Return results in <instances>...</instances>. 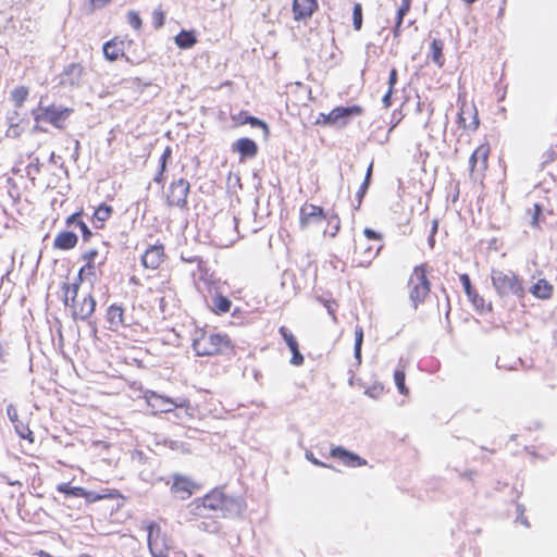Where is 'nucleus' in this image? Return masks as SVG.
Wrapping results in <instances>:
<instances>
[{
	"label": "nucleus",
	"instance_id": "62",
	"mask_svg": "<svg viewBox=\"0 0 557 557\" xmlns=\"http://www.w3.org/2000/svg\"><path fill=\"white\" fill-rule=\"evenodd\" d=\"M111 0H90L92 7L95 8H101L109 3Z\"/></svg>",
	"mask_w": 557,
	"mask_h": 557
},
{
	"label": "nucleus",
	"instance_id": "25",
	"mask_svg": "<svg viewBox=\"0 0 557 557\" xmlns=\"http://www.w3.org/2000/svg\"><path fill=\"white\" fill-rule=\"evenodd\" d=\"M113 207L107 203H100L91 215V222L95 228L103 230L106 222L112 216Z\"/></svg>",
	"mask_w": 557,
	"mask_h": 557
},
{
	"label": "nucleus",
	"instance_id": "21",
	"mask_svg": "<svg viewBox=\"0 0 557 557\" xmlns=\"http://www.w3.org/2000/svg\"><path fill=\"white\" fill-rule=\"evenodd\" d=\"M85 75V69L81 63H71L66 65L60 78V84L63 86H77L83 81Z\"/></svg>",
	"mask_w": 557,
	"mask_h": 557
},
{
	"label": "nucleus",
	"instance_id": "45",
	"mask_svg": "<svg viewBox=\"0 0 557 557\" xmlns=\"http://www.w3.org/2000/svg\"><path fill=\"white\" fill-rule=\"evenodd\" d=\"M323 305L326 308L332 320L336 323L337 322L336 309L338 307L337 302L335 300H323Z\"/></svg>",
	"mask_w": 557,
	"mask_h": 557
},
{
	"label": "nucleus",
	"instance_id": "43",
	"mask_svg": "<svg viewBox=\"0 0 557 557\" xmlns=\"http://www.w3.org/2000/svg\"><path fill=\"white\" fill-rule=\"evenodd\" d=\"M543 208L540 203H534L533 213L531 219V225L535 228L540 227V216L542 214Z\"/></svg>",
	"mask_w": 557,
	"mask_h": 557
},
{
	"label": "nucleus",
	"instance_id": "14",
	"mask_svg": "<svg viewBox=\"0 0 557 557\" xmlns=\"http://www.w3.org/2000/svg\"><path fill=\"white\" fill-rule=\"evenodd\" d=\"M326 219V213L321 206L305 202L299 209V226L307 230Z\"/></svg>",
	"mask_w": 557,
	"mask_h": 557
},
{
	"label": "nucleus",
	"instance_id": "53",
	"mask_svg": "<svg viewBox=\"0 0 557 557\" xmlns=\"http://www.w3.org/2000/svg\"><path fill=\"white\" fill-rule=\"evenodd\" d=\"M331 116L332 110L329 113H320L318 120L315 121V124L334 125V121L331 120Z\"/></svg>",
	"mask_w": 557,
	"mask_h": 557
},
{
	"label": "nucleus",
	"instance_id": "52",
	"mask_svg": "<svg viewBox=\"0 0 557 557\" xmlns=\"http://www.w3.org/2000/svg\"><path fill=\"white\" fill-rule=\"evenodd\" d=\"M362 238L369 239V243H372V240H374L376 242V244H379V242L381 240V235L371 228H364Z\"/></svg>",
	"mask_w": 557,
	"mask_h": 557
},
{
	"label": "nucleus",
	"instance_id": "28",
	"mask_svg": "<svg viewBox=\"0 0 557 557\" xmlns=\"http://www.w3.org/2000/svg\"><path fill=\"white\" fill-rule=\"evenodd\" d=\"M211 311L218 315L224 314L231 310L232 301L221 294H216L211 299Z\"/></svg>",
	"mask_w": 557,
	"mask_h": 557
},
{
	"label": "nucleus",
	"instance_id": "22",
	"mask_svg": "<svg viewBox=\"0 0 557 557\" xmlns=\"http://www.w3.org/2000/svg\"><path fill=\"white\" fill-rule=\"evenodd\" d=\"M82 498H84L87 504H94V503L104 500V499L112 500V499L123 498V495L116 488H104L99 493L92 492V491H87L84 488Z\"/></svg>",
	"mask_w": 557,
	"mask_h": 557
},
{
	"label": "nucleus",
	"instance_id": "20",
	"mask_svg": "<svg viewBox=\"0 0 557 557\" xmlns=\"http://www.w3.org/2000/svg\"><path fill=\"white\" fill-rule=\"evenodd\" d=\"M458 124L465 129H476L480 121L474 106L462 102L458 112Z\"/></svg>",
	"mask_w": 557,
	"mask_h": 557
},
{
	"label": "nucleus",
	"instance_id": "18",
	"mask_svg": "<svg viewBox=\"0 0 557 557\" xmlns=\"http://www.w3.org/2000/svg\"><path fill=\"white\" fill-rule=\"evenodd\" d=\"M330 456L339 460L344 466L349 468H358L367 465V460L357 454L345 449L342 446L331 448Z\"/></svg>",
	"mask_w": 557,
	"mask_h": 557
},
{
	"label": "nucleus",
	"instance_id": "24",
	"mask_svg": "<svg viewBox=\"0 0 557 557\" xmlns=\"http://www.w3.org/2000/svg\"><path fill=\"white\" fill-rule=\"evenodd\" d=\"M124 313L125 310L121 305L112 304L111 306L108 307L106 312V319L110 325V330L117 331L121 326L125 324Z\"/></svg>",
	"mask_w": 557,
	"mask_h": 557
},
{
	"label": "nucleus",
	"instance_id": "3",
	"mask_svg": "<svg viewBox=\"0 0 557 557\" xmlns=\"http://www.w3.org/2000/svg\"><path fill=\"white\" fill-rule=\"evenodd\" d=\"M81 284L63 282L61 285L62 301L70 308L74 320H86L92 315L96 309V300L91 294L78 298Z\"/></svg>",
	"mask_w": 557,
	"mask_h": 557
},
{
	"label": "nucleus",
	"instance_id": "38",
	"mask_svg": "<svg viewBox=\"0 0 557 557\" xmlns=\"http://www.w3.org/2000/svg\"><path fill=\"white\" fill-rule=\"evenodd\" d=\"M541 160L543 169L557 161V145L550 146L545 151H543Z\"/></svg>",
	"mask_w": 557,
	"mask_h": 557
},
{
	"label": "nucleus",
	"instance_id": "23",
	"mask_svg": "<svg viewBox=\"0 0 557 557\" xmlns=\"http://www.w3.org/2000/svg\"><path fill=\"white\" fill-rule=\"evenodd\" d=\"M233 151L239 153L240 161H243L244 159L247 158H255L258 153V146L252 139L243 137L234 143Z\"/></svg>",
	"mask_w": 557,
	"mask_h": 557
},
{
	"label": "nucleus",
	"instance_id": "17",
	"mask_svg": "<svg viewBox=\"0 0 557 557\" xmlns=\"http://www.w3.org/2000/svg\"><path fill=\"white\" fill-rule=\"evenodd\" d=\"M132 44V40L127 38H121L119 36L104 42L102 50L104 58L111 62L119 60L124 57L126 45Z\"/></svg>",
	"mask_w": 557,
	"mask_h": 557
},
{
	"label": "nucleus",
	"instance_id": "40",
	"mask_svg": "<svg viewBox=\"0 0 557 557\" xmlns=\"http://www.w3.org/2000/svg\"><path fill=\"white\" fill-rule=\"evenodd\" d=\"M362 343H363V329H362V326H357L355 329V357L359 362L361 361Z\"/></svg>",
	"mask_w": 557,
	"mask_h": 557
},
{
	"label": "nucleus",
	"instance_id": "54",
	"mask_svg": "<svg viewBox=\"0 0 557 557\" xmlns=\"http://www.w3.org/2000/svg\"><path fill=\"white\" fill-rule=\"evenodd\" d=\"M371 174H372V164H370V166L368 168L366 178H364L363 183L361 184V186L359 188V194L361 196L366 194V191H367V189L369 187Z\"/></svg>",
	"mask_w": 557,
	"mask_h": 557
},
{
	"label": "nucleus",
	"instance_id": "59",
	"mask_svg": "<svg viewBox=\"0 0 557 557\" xmlns=\"http://www.w3.org/2000/svg\"><path fill=\"white\" fill-rule=\"evenodd\" d=\"M393 90L388 89L387 92L383 97V103L385 108H388L392 104L391 98H392Z\"/></svg>",
	"mask_w": 557,
	"mask_h": 557
},
{
	"label": "nucleus",
	"instance_id": "13",
	"mask_svg": "<svg viewBox=\"0 0 557 557\" xmlns=\"http://www.w3.org/2000/svg\"><path fill=\"white\" fill-rule=\"evenodd\" d=\"M147 540L152 557H169L166 554V550L169 549L168 539L157 523H150L148 525Z\"/></svg>",
	"mask_w": 557,
	"mask_h": 557
},
{
	"label": "nucleus",
	"instance_id": "19",
	"mask_svg": "<svg viewBox=\"0 0 557 557\" xmlns=\"http://www.w3.org/2000/svg\"><path fill=\"white\" fill-rule=\"evenodd\" d=\"M364 113V109L359 104L350 107H335L332 109L331 120L334 121V125L346 126L349 123V119L352 116H360Z\"/></svg>",
	"mask_w": 557,
	"mask_h": 557
},
{
	"label": "nucleus",
	"instance_id": "1",
	"mask_svg": "<svg viewBox=\"0 0 557 557\" xmlns=\"http://www.w3.org/2000/svg\"><path fill=\"white\" fill-rule=\"evenodd\" d=\"M245 509V500L238 496L227 495L223 487H214L187 504L189 521H198L197 528L211 534L221 530L218 518L238 517Z\"/></svg>",
	"mask_w": 557,
	"mask_h": 557
},
{
	"label": "nucleus",
	"instance_id": "11",
	"mask_svg": "<svg viewBox=\"0 0 557 557\" xmlns=\"http://www.w3.org/2000/svg\"><path fill=\"white\" fill-rule=\"evenodd\" d=\"M318 0H292L293 21L298 25H307L312 16L319 11Z\"/></svg>",
	"mask_w": 557,
	"mask_h": 557
},
{
	"label": "nucleus",
	"instance_id": "55",
	"mask_svg": "<svg viewBox=\"0 0 557 557\" xmlns=\"http://www.w3.org/2000/svg\"><path fill=\"white\" fill-rule=\"evenodd\" d=\"M306 458L311 462L313 463L314 466H318V467H323V468H331V466L320 461L318 458L314 457L313 453L312 451H306Z\"/></svg>",
	"mask_w": 557,
	"mask_h": 557
},
{
	"label": "nucleus",
	"instance_id": "4",
	"mask_svg": "<svg viewBox=\"0 0 557 557\" xmlns=\"http://www.w3.org/2000/svg\"><path fill=\"white\" fill-rule=\"evenodd\" d=\"M430 272L431 267L429 265V263L423 262L414 265L408 277V297L416 309L420 305H423L428 297L430 296L432 286L431 281L429 278Z\"/></svg>",
	"mask_w": 557,
	"mask_h": 557
},
{
	"label": "nucleus",
	"instance_id": "29",
	"mask_svg": "<svg viewBox=\"0 0 557 557\" xmlns=\"http://www.w3.org/2000/svg\"><path fill=\"white\" fill-rule=\"evenodd\" d=\"M148 404L151 407H158L164 412H169L172 410L176 404L169 397L158 395L157 393H151L148 397Z\"/></svg>",
	"mask_w": 557,
	"mask_h": 557
},
{
	"label": "nucleus",
	"instance_id": "44",
	"mask_svg": "<svg viewBox=\"0 0 557 557\" xmlns=\"http://www.w3.org/2000/svg\"><path fill=\"white\" fill-rule=\"evenodd\" d=\"M172 157V149L171 147H165V149L163 150L161 157H160V168H161V174H164L165 170H166V163L168 161L171 159Z\"/></svg>",
	"mask_w": 557,
	"mask_h": 557
},
{
	"label": "nucleus",
	"instance_id": "37",
	"mask_svg": "<svg viewBox=\"0 0 557 557\" xmlns=\"http://www.w3.org/2000/svg\"><path fill=\"white\" fill-rule=\"evenodd\" d=\"M83 490L84 487L82 486H70L69 483H61L57 485V491L65 496L82 497Z\"/></svg>",
	"mask_w": 557,
	"mask_h": 557
},
{
	"label": "nucleus",
	"instance_id": "7",
	"mask_svg": "<svg viewBox=\"0 0 557 557\" xmlns=\"http://www.w3.org/2000/svg\"><path fill=\"white\" fill-rule=\"evenodd\" d=\"M73 112V108L60 107L55 103L48 106H41V103H39L38 107L32 111V114L37 124L45 123L58 129H65Z\"/></svg>",
	"mask_w": 557,
	"mask_h": 557
},
{
	"label": "nucleus",
	"instance_id": "36",
	"mask_svg": "<svg viewBox=\"0 0 557 557\" xmlns=\"http://www.w3.org/2000/svg\"><path fill=\"white\" fill-rule=\"evenodd\" d=\"M469 301L473 305V307L479 311L491 310V304H486L485 299L479 295L476 290H473L471 294L467 295Z\"/></svg>",
	"mask_w": 557,
	"mask_h": 557
},
{
	"label": "nucleus",
	"instance_id": "41",
	"mask_svg": "<svg viewBox=\"0 0 557 557\" xmlns=\"http://www.w3.org/2000/svg\"><path fill=\"white\" fill-rule=\"evenodd\" d=\"M352 24L355 30H360L362 27V5L355 3L352 9Z\"/></svg>",
	"mask_w": 557,
	"mask_h": 557
},
{
	"label": "nucleus",
	"instance_id": "61",
	"mask_svg": "<svg viewBox=\"0 0 557 557\" xmlns=\"http://www.w3.org/2000/svg\"><path fill=\"white\" fill-rule=\"evenodd\" d=\"M505 10H506V1H505V0H503V3H502V5H500V7H499V9H498V14H497V18H498L499 21H502V20L504 18Z\"/></svg>",
	"mask_w": 557,
	"mask_h": 557
},
{
	"label": "nucleus",
	"instance_id": "16",
	"mask_svg": "<svg viewBox=\"0 0 557 557\" xmlns=\"http://www.w3.org/2000/svg\"><path fill=\"white\" fill-rule=\"evenodd\" d=\"M200 486L194 483L190 479L175 474L173 475V483L171 485V493L180 497L181 499L189 498L193 493L199 490Z\"/></svg>",
	"mask_w": 557,
	"mask_h": 557
},
{
	"label": "nucleus",
	"instance_id": "27",
	"mask_svg": "<svg viewBox=\"0 0 557 557\" xmlns=\"http://www.w3.org/2000/svg\"><path fill=\"white\" fill-rule=\"evenodd\" d=\"M530 293L535 298L546 300L552 298L554 293V286L547 280L540 278L531 286Z\"/></svg>",
	"mask_w": 557,
	"mask_h": 557
},
{
	"label": "nucleus",
	"instance_id": "42",
	"mask_svg": "<svg viewBox=\"0 0 557 557\" xmlns=\"http://www.w3.org/2000/svg\"><path fill=\"white\" fill-rule=\"evenodd\" d=\"M127 23L136 30H139L143 26L141 18L136 11H129L126 14Z\"/></svg>",
	"mask_w": 557,
	"mask_h": 557
},
{
	"label": "nucleus",
	"instance_id": "64",
	"mask_svg": "<svg viewBox=\"0 0 557 557\" xmlns=\"http://www.w3.org/2000/svg\"><path fill=\"white\" fill-rule=\"evenodd\" d=\"M437 228H438V222H437V220H433L432 228H431V234L435 235L436 232H437Z\"/></svg>",
	"mask_w": 557,
	"mask_h": 557
},
{
	"label": "nucleus",
	"instance_id": "51",
	"mask_svg": "<svg viewBox=\"0 0 557 557\" xmlns=\"http://www.w3.org/2000/svg\"><path fill=\"white\" fill-rule=\"evenodd\" d=\"M293 356L290 359V363L294 366H301L304 363V356L299 351V347L290 350Z\"/></svg>",
	"mask_w": 557,
	"mask_h": 557
},
{
	"label": "nucleus",
	"instance_id": "31",
	"mask_svg": "<svg viewBox=\"0 0 557 557\" xmlns=\"http://www.w3.org/2000/svg\"><path fill=\"white\" fill-rule=\"evenodd\" d=\"M411 2H412V0H401V3L397 10L395 26L393 28V34L395 37L399 36V34L401 32V25L404 22V17L410 11Z\"/></svg>",
	"mask_w": 557,
	"mask_h": 557
},
{
	"label": "nucleus",
	"instance_id": "47",
	"mask_svg": "<svg viewBox=\"0 0 557 557\" xmlns=\"http://www.w3.org/2000/svg\"><path fill=\"white\" fill-rule=\"evenodd\" d=\"M459 280L462 284L466 295L471 294L473 290H475L467 273L460 274Z\"/></svg>",
	"mask_w": 557,
	"mask_h": 557
},
{
	"label": "nucleus",
	"instance_id": "6",
	"mask_svg": "<svg viewBox=\"0 0 557 557\" xmlns=\"http://www.w3.org/2000/svg\"><path fill=\"white\" fill-rule=\"evenodd\" d=\"M491 280L493 287L500 297H524L523 280L513 271L493 269Z\"/></svg>",
	"mask_w": 557,
	"mask_h": 557
},
{
	"label": "nucleus",
	"instance_id": "10",
	"mask_svg": "<svg viewBox=\"0 0 557 557\" xmlns=\"http://www.w3.org/2000/svg\"><path fill=\"white\" fill-rule=\"evenodd\" d=\"M7 414L20 438L34 444L35 434L30 429L32 413H20L16 406L10 404L7 406Z\"/></svg>",
	"mask_w": 557,
	"mask_h": 557
},
{
	"label": "nucleus",
	"instance_id": "30",
	"mask_svg": "<svg viewBox=\"0 0 557 557\" xmlns=\"http://www.w3.org/2000/svg\"><path fill=\"white\" fill-rule=\"evenodd\" d=\"M443 49H444V42L442 39L434 38L431 41L429 57L431 58L433 63L436 64L438 67H442L444 65Z\"/></svg>",
	"mask_w": 557,
	"mask_h": 557
},
{
	"label": "nucleus",
	"instance_id": "8",
	"mask_svg": "<svg viewBox=\"0 0 557 557\" xmlns=\"http://www.w3.org/2000/svg\"><path fill=\"white\" fill-rule=\"evenodd\" d=\"M491 154V145L484 141L479 145L469 158V175L474 181H483L487 169Z\"/></svg>",
	"mask_w": 557,
	"mask_h": 557
},
{
	"label": "nucleus",
	"instance_id": "2",
	"mask_svg": "<svg viewBox=\"0 0 557 557\" xmlns=\"http://www.w3.org/2000/svg\"><path fill=\"white\" fill-rule=\"evenodd\" d=\"M193 349L197 356L211 357L233 350L232 339L227 334L215 333L205 327H198L193 335Z\"/></svg>",
	"mask_w": 557,
	"mask_h": 557
},
{
	"label": "nucleus",
	"instance_id": "57",
	"mask_svg": "<svg viewBox=\"0 0 557 557\" xmlns=\"http://www.w3.org/2000/svg\"><path fill=\"white\" fill-rule=\"evenodd\" d=\"M153 21L157 27H161L164 23V14L161 11H156L153 13Z\"/></svg>",
	"mask_w": 557,
	"mask_h": 557
},
{
	"label": "nucleus",
	"instance_id": "39",
	"mask_svg": "<svg viewBox=\"0 0 557 557\" xmlns=\"http://www.w3.org/2000/svg\"><path fill=\"white\" fill-rule=\"evenodd\" d=\"M278 333L281 334V336L283 337L284 342L286 343L290 350L298 348V342L296 337L286 326H280Z\"/></svg>",
	"mask_w": 557,
	"mask_h": 557
},
{
	"label": "nucleus",
	"instance_id": "9",
	"mask_svg": "<svg viewBox=\"0 0 557 557\" xmlns=\"http://www.w3.org/2000/svg\"><path fill=\"white\" fill-rule=\"evenodd\" d=\"M354 243L351 262L358 268H368L382 248L379 244L369 243L367 238H356Z\"/></svg>",
	"mask_w": 557,
	"mask_h": 557
},
{
	"label": "nucleus",
	"instance_id": "5",
	"mask_svg": "<svg viewBox=\"0 0 557 557\" xmlns=\"http://www.w3.org/2000/svg\"><path fill=\"white\" fill-rule=\"evenodd\" d=\"M84 264L79 268L74 283H88L91 287L103 276V267L107 262V256L101 255L98 249L89 248L81 256Z\"/></svg>",
	"mask_w": 557,
	"mask_h": 557
},
{
	"label": "nucleus",
	"instance_id": "58",
	"mask_svg": "<svg viewBox=\"0 0 557 557\" xmlns=\"http://www.w3.org/2000/svg\"><path fill=\"white\" fill-rule=\"evenodd\" d=\"M8 184L9 186L11 187L12 190H14V193L16 194L17 197H21V191H20V188L16 184V182L14 181V178L10 177L8 178Z\"/></svg>",
	"mask_w": 557,
	"mask_h": 557
},
{
	"label": "nucleus",
	"instance_id": "63",
	"mask_svg": "<svg viewBox=\"0 0 557 557\" xmlns=\"http://www.w3.org/2000/svg\"><path fill=\"white\" fill-rule=\"evenodd\" d=\"M39 172V166L37 164H28L27 165V174L30 175L32 173Z\"/></svg>",
	"mask_w": 557,
	"mask_h": 557
},
{
	"label": "nucleus",
	"instance_id": "26",
	"mask_svg": "<svg viewBox=\"0 0 557 557\" xmlns=\"http://www.w3.org/2000/svg\"><path fill=\"white\" fill-rule=\"evenodd\" d=\"M78 243V237L75 233L63 231L60 232L53 242V246L60 250H70L73 249Z\"/></svg>",
	"mask_w": 557,
	"mask_h": 557
},
{
	"label": "nucleus",
	"instance_id": "46",
	"mask_svg": "<svg viewBox=\"0 0 557 557\" xmlns=\"http://www.w3.org/2000/svg\"><path fill=\"white\" fill-rule=\"evenodd\" d=\"M244 124H250L251 126H258L268 129V125L264 122L251 115H249L247 120H239V125Z\"/></svg>",
	"mask_w": 557,
	"mask_h": 557
},
{
	"label": "nucleus",
	"instance_id": "33",
	"mask_svg": "<svg viewBox=\"0 0 557 557\" xmlns=\"http://www.w3.org/2000/svg\"><path fill=\"white\" fill-rule=\"evenodd\" d=\"M326 227L323 231V235L334 238L341 231L342 223L337 214L326 215Z\"/></svg>",
	"mask_w": 557,
	"mask_h": 557
},
{
	"label": "nucleus",
	"instance_id": "32",
	"mask_svg": "<svg viewBox=\"0 0 557 557\" xmlns=\"http://www.w3.org/2000/svg\"><path fill=\"white\" fill-rule=\"evenodd\" d=\"M197 38L194 32L182 30L175 36V44L181 49H189L195 46Z\"/></svg>",
	"mask_w": 557,
	"mask_h": 557
},
{
	"label": "nucleus",
	"instance_id": "60",
	"mask_svg": "<svg viewBox=\"0 0 557 557\" xmlns=\"http://www.w3.org/2000/svg\"><path fill=\"white\" fill-rule=\"evenodd\" d=\"M249 116L247 111H240L237 115H234L232 119L239 125V120H247Z\"/></svg>",
	"mask_w": 557,
	"mask_h": 557
},
{
	"label": "nucleus",
	"instance_id": "50",
	"mask_svg": "<svg viewBox=\"0 0 557 557\" xmlns=\"http://www.w3.org/2000/svg\"><path fill=\"white\" fill-rule=\"evenodd\" d=\"M83 213H84V211H83V209L81 208L78 211H76V212H74L73 214L69 215V216L66 218V221H65L66 225H69V226H70V225H72V224H76V225L78 226V222H79V221H83V220L81 219V218H82V215H83Z\"/></svg>",
	"mask_w": 557,
	"mask_h": 557
},
{
	"label": "nucleus",
	"instance_id": "12",
	"mask_svg": "<svg viewBox=\"0 0 557 557\" xmlns=\"http://www.w3.org/2000/svg\"><path fill=\"white\" fill-rule=\"evenodd\" d=\"M190 185L185 178L173 181L166 191V203L169 207L186 208Z\"/></svg>",
	"mask_w": 557,
	"mask_h": 557
},
{
	"label": "nucleus",
	"instance_id": "56",
	"mask_svg": "<svg viewBox=\"0 0 557 557\" xmlns=\"http://www.w3.org/2000/svg\"><path fill=\"white\" fill-rule=\"evenodd\" d=\"M397 83V70L392 69L388 76V89L394 90V86Z\"/></svg>",
	"mask_w": 557,
	"mask_h": 557
},
{
	"label": "nucleus",
	"instance_id": "48",
	"mask_svg": "<svg viewBox=\"0 0 557 557\" xmlns=\"http://www.w3.org/2000/svg\"><path fill=\"white\" fill-rule=\"evenodd\" d=\"M78 227H79V230L82 232L83 242H85V243L89 242L91 239V237H92V232L87 226V224L84 221H79L78 222Z\"/></svg>",
	"mask_w": 557,
	"mask_h": 557
},
{
	"label": "nucleus",
	"instance_id": "35",
	"mask_svg": "<svg viewBox=\"0 0 557 557\" xmlns=\"http://www.w3.org/2000/svg\"><path fill=\"white\" fill-rule=\"evenodd\" d=\"M406 380V370L405 366H400L394 371V381L397 386L398 392L401 395L407 396L409 394V388L405 384Z\"/></svg>",
	"mask_w": 557,
	"mask_h": 557
},
{
	"label": "nucleus",
	"instance_id": "15",
	"mask_svg": "<svg viewBox=\"0 0 557 557\" xmlns=\"http://www.w3.org/2000/svg\"><path fill=\"white\" fill-rule=\"evenodd\" d=\"M166 253L164 245L157 243L149 246L141 256V264L145 269L157 270L165 261Z\"/></svg>",
	"mask_w": 557,
	"mask_h": 557
},
{
	"label": "nucleus",
	"instance_id": "49",
	"mask_svg": "<svg viewBox=\"0 0 557 557\" xmlns=\"http://www.w3.org/2000/svg\"><path fill=\"white\" fill-rule=\"evenodd\" d=\"M22 131L18 123H10L7 129V136L16 138L21 135Z\"/></svg>",
	"mask_w": 557,
	"mask_h": 557
},
{
	"label": "nucleus",
	"instance_id": "34",
	"mask_svg": "<svg viewBox=\"0 0 557 557\" xmlns=\"http://www.w3.org/2000/svg\"><path fill=\"white\" fill-rule=\"evenodd\" d=\"M29 96V89L26 86H17L11 91V100L15 108H22Z\"/></svg>",
	"mask_w": 557,
	"mask_h": 557
}]
</instances>
